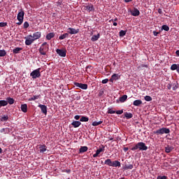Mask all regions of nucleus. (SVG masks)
<instances>
[{
  "mask_svg": "<svg viewBox=\"0 0 179 179\" xmlns=\"http://www.w3.org/2000/svg\"><path fill=\"white\" fill-rule=\"evenodd\" d=\"M22 50H23L22 48H15L13 50V54H19Z\"/></svg>",
  "mask_w": 179,
  "mask_h": 179,
  "instance_id": "nucleus-29",
  "label": "nucleus"
},
{
  "mask_svg": "<svg viewBox=\"0 0 179 179\" xmlns=\"http://www.w3.org/2000/svg\"><path fill=\"white\" fill-rule=\"evenodd\" d=\"M158 13H159V15H162V13H163V10H162V8L158 9Z\"/></svg>",
  "mask_w": 179,
  "mask_h": 179,
  "instance_id": "nucleus-52",
  "label": "nucleus"
},
{
  "mask_svg": "<svg viewBox=\"0 0 179 179\" xmlns=\"http://www.w3.org/2000/svg\"><path fill=\"white\" fill-rule=\"evenodd\" d=\"M123 150H124V152H128V150H129V148H124Z\"/></svg>",
  "mask_w": 179,
  "mask_h": 179,
  "instance_id": "nucleus-55",
  "label": "nucleus"
},
{
  "mask_svg": "<svg viewBox=\"0 0 179 179\" xmlns=\"http://www.w3.org/2000/svg\"><path fill=\"white\" fill-rule=\"evenodd\" d=\"M1 134H10L12 132V129L9 128H3L0 130Z\"/></svg>",
  "mask_w": 179,
  "mask_h": 179,
  "instance_id": "nucleus-16",
  "label": "nucleus"
},
{
  "mask_svg": "<svg viewBox=\"0 0 179 179\" xmlns=\"http://www.w3.org/2000/svg\"><path fill=\"white\" fill-rule=\"evenodd\" d=\"M71 125H73V128H79L82 125V123L80 121H73Z\"/></svg>",
  "mask_w": 179,
  "mask_h": 179,
  "instance_id": "nucleus-17",
  "label": "nucleus"
},
{
  "mask_svg": "<svg viewBox=\"0 0 179 179\" xmlns=\"http://www.w3.org/2000/svg\"><path fill=\"white\" fill-rule=\"evenodd\" d=\"M133 104H134V106H135L136 107H139V106H141V104H142V100H141V99L135 100V101L133 102Z\"/></svg>",
  "mask_w": 179,
  "mask_h": 179,
  "instance_id": "nucleus-23",
  "label": "nucleus"
},
{
  "mask_svg": "<svg viewBox=\"0 0 179 179\" xmlns=\"http://www.w3.org/2000/svg\"><path fill=\"white\" fill-rule=\"evenodd\" d=\"M124 117L127 118V120H129L134 117V115L131 113L126 112L124 113Z\"/></svg>",
  "mask_w": 179,
  "mask_h": 179,
  "instance_id": "nucleus-25",
  "label": "nucleus"
},
{
  "mask_svg": "<svg viewBox=\"0 0 179 179\" xmlns=\"http://www.w3.org/2000/svg\"><path fill=\"white\" fill-rule=\"evenodd\" d=\"M85 10H87V12H92V10H94V7L93 6V4L90 3L89 5L84 6Z\"/></svg>",
  "mask_w": 179,
  "mask_h": 179,
  "instance_id": "nucleus-14",
  "label": "nucleus"
},
{
  "mask_svg": "<svg viewBox=\"0 0 179 179\" xmlns=\"http://www.w3.org/2000/svg\"><path fill=\"white\" fill-rule=\"evenodd\" d=\"M130 13L132 16H139V15H141V12L136 8H134V10H130Z\"/></svg>",
  "mask_w": 179,
  "mask_h": 179,
  "instance_id": "nucleus-12",
  "label": "nucleus"
},
{
  "mask_svg": "<svg viewBox=\"0 0 179 179\" xmlns=\"http://www.w3.org/2000/svg\"><path fill=\"white\" fill-rule=\"evenodd\" d=\"M162 30H164L165 31H169L170 30V27L168 25H163L162 27Z\"/></svg>",
  "mask_w": 179,
  "mask_h": 179,
  "instance_id": "nucleus-40",
  "label": "nucleus"
},
{
  "mask_svg": "<svg viewBox=\"0 0 179 179\" xmlns=\"http://www.w3.org/2000/svg\"><path fill=\"white\" fill-rule=\"evenodd\" d=\"M102 83H103V85H106V83H108V79L106 78V79L103 80Z\"/></svg>",
  "mask_w": 179,
  "mask_h": 179,
  "instance_id": "nucleus-48",
  "label": "nucleus"
},
{
  "mask_svg": "<svg viewBox=\"0 0 179 179\" xmlns=\"http://www.w3.org/2000/svg\"><path fill=\"white\" fill-rule=\"evenodd\" d=\"M8 120H9V117L8 115H3V117H1V122L8 121Z\"/></svg>",
  "mask_w": 179,
  "mask_h": 179,
  "instance_id": "nucleus-37",
  "label": "nucleus"
},
{
  "mask_svg": "<svg viewBox=\"0 0 179 179\" xmlns=\"http://www.w3.org/2000/svg\"><path fill=\"white\" fill-rule=\"evenodd\" d=\"M166 178H167V176H159L157 177V179H166Z\"/></svg>",
  "mask_w": 179,
  "mask_h": 179,
  "instance_id": "nucleus-49",
  "label": "nucleus"
},
{
  "mask_svg": "<svg viewBox=\"0 0 179 179\" xmlns=\"http://www.w3.org/2000/svg\"><path fill=\"white\" fill-rule=\"evenodd\" d=\"M101 124H103V121L93 122H92V126L93 127H97L98 125H100Z\"/></svg>",
  "mask_w": 179,
  "mask_h": 179,
  "instance_id": "nucleus-36",
  "label": "nucleus"
},
{
  "mask_svg": "<svg viewBox=\"0 0 179 179\" xmlns=\"http://www.w3.org/2000/svg\"><path fill=\"white\" fill-rule=\"evenodd\" d=\"M88 149L87 146H81L79 149V153H85V152H87Z\"/></svg>",
  "mask_w": 179,
  "mask_h": 179,
  "instance_id": "nucleus-19",
  "label": "nucleus"
},
{
  "mask_svg": "<svg viewBox=\"0 0 179 179\" xmlns=\"http://www.w3.org/2000/svg\"><path fill=\"white\" fill-rule=\"evenodd\" d=\"M87 68H92V66H87Z\"/></svg>",
  "mask_w": 179,
  "mask_h": 179,
  "instance_id": "nucleus-62",
  "label": "nucleus"
},
{
  "mask_svg": "<svg viewBox=\"0 0 179 179\" xmlns=\"http://www.w3.org/2000/svg\"><path fill=\"white\" fill-rule=\"evenodd\" d=\"M34 39L32 36V35H28L27 37H25V45H31L33 43H34Z\"/></svg>",
  "mask_w": 179,
  "mask_h": 179,
  "instance_id": "nucleus-5",
  "label": "nucleus"
},
{
  "mask_svg": "<svg viewBox=\"0 0 179 179\" xmlns=\"http://www.w3.org/2000/svg\"><path fill=\"white\" fill-rule=\"evenodd\" d=\"M41 97V95H34L32 97L29 99V101H34V100H38V99H40Z\"/></svg>",
  "mask_w": 179,
  "mask_h": 179,
  "instance_id": "nucleus-21",
  "label": "nucleus"
},
{
  "mask_svg": "<svg viewBox=\"0 0 179 179\" xmlns=\"http://www.w3.org/2000/svg\"><path fill=\"white\" fill-rule=\"evenodd\" d=\"M143 66H145V68H148V66H147V65H144Z\"/></svg>",
  "mask_w": 179,
  "mask_h": 179,
  "instance_id": "nucleus-63",
  "label": "nucleus"
},
{
  "mask_svg": "<svg viewBox=\"0 0 179 179\" xmlns=\"http://www.w3.org/2000/svg\"><path fill=\"white\" fill-rule=\"evenodd\" d=\"M124 169L125 170H132V169H134V165L132 164L125 165Z\"/></svg>",
  "mask_w": 179,
  "mask_h": 179,
  "instance_id": "nucleus-35",
  "label": "nucleus"
},
{
  "mask_svg": "<svg viewBox=\"0 0 179 179\" xmlns=\"http://www.w3.org/2000/svg\"><path fill=\"white\" fill-rule=\"evenodd\" d=\"M8 104V101L6 100H0V108L1 107H5Z\"/></svg>",
  "mask_w": 179,
  "mask_h": 179,
  "instance_id": "nucleus-30",
  "label": "nucleus"
},
{
  "mask_svg": "<svg viewBox=\"0 0 179 179\" xmlns=\"http://www.w3.org/2000/svg\"><path fill=\"white\" fill-rule=\"evenodd\" d=\"M127 99H128V96L127 94L123 95L122 96L120 97L119 100L120 103H124Z\"/></svg>",
  "mask_w": 179,
  "mask_h": 179,
  "instance_id": "nucleus-27",
  "label": "nucleus"
},
{
  "mask_svg": "<svg viewBox=\"0 0 179 179\" xmlns=\"http://www.w3.org/2000/svg\"><path fill=\"white\" fill-rule=\"evenodd\" d=\"M80 121L81 122H87L89 121V117H85V116H83L80 119Z\"/></svg>",
  "mask_w": 179,
  "mask_h": 179,
  "instance_id": "nucleus-32",
  "label": "nucleus"
},
{
  "mask_svg": "<svg viewBox=\"0 0 179 179\" xmlns=\"http://www.w3.org/2000/svg\"><path fill=\"white\" fill-rule=\"evenodd\" d=\"M17 20H22L23 19H24V11L23 10V9H20L17 16Z\"/></svg>",
  "mask_w": 179,
  "mask_h": 179,
  "instance_id": "nucleus-9",
  "label": "nucleus"
},
{
  "mask_svg": "<svg viewBox=\"0 0 179 179\" xmlns=\"http://www.w3.org/2000/svg\"><path fill=\"white\" fill-rule=\"evenodd\" d=\"M8 22H0V27H6Z\"/></svg>",
  "mask_w": 179,
  "mask_h": 179,
  "instance_id": "nucleus-43",
  "label": "nucleus"
},
{
  "mask_svg": "<svg viewBox=\"0 0 179 179\" xmlns=\"http://www.w3.org/2000/svg\"><path fill=\"white\" fill-rule=\"evenodd\" d=\"M121 76L117 73H114L112 75L111 78H110L109 81L111 82V83H114V80H118Z\"/></svg>",
  "mask_w": 179,
  "mask_h": 179,
  "instance_id": "nucleus-10",
  "label": "nucleus"
},
{
  "mask_svg": "<svg viewBox=\"0 0 179 179\" xmlns=\"http://www.w3.org/2000/svg\"><path fill=\"white\" fill-rule=\"evenodd\" d=\"M100 38V34H97V35L92 36L91 40L92 41H97Z\"/></svg>",
  "mask_w": 179,
  "mask_h": 179,
  "instance_id": "nucleus-28",
  "label": "nucleus"
},
{
  "mask_svg": "<svg viewBox=\"0 0 179 179\" xmlns=\"http://www.w3.org/2000/svg\"><path fill=\"white\" fill-rule=\"evenodd\" d=\"M39 108H41V113L44 114L45 115H47V106L43 105V104H39L38 106Z\"/></svg>",
  "mask_w": 179,
  "mask_h": 179,
  "instance_id": "nucleus-11",
  "label": "nucleus"
},
{
  "mask_svg": "<svg viewBox=\"0 0 179 179\" xmlns=\"http://www.w3.org/2000/svg\"><path fill=\"white\" fill-rule=\"evenodd\" d=\"M7 103H8V104H13V103H15V99H13V98H10V97H8L7 98Z\"/></svg>",
  "mask_w": 179,
  "mask_h": 179,
  "instance_id": "nucleus-33",
  "label": "nucleus"
},
{
  "mask_svg": "<svg viewBox=\"0 0 179 179\" xmlns=\"http://www.w3.org/2000/svg\"><path fill=\"white\" fill-rule=\"evenodd\" d=\"M131 150H141L145 151L148 150V146H146V144L143 142H139L136 143L133 148H131Z\"/></svg>",
  "mask_w": 179,
  "mask_h": 179,
  "instance_id": "nucleus-1",
  "label": "nucleus"
},
{
  "mask_svg": "<svg viewBox=\"0 0 179 179\" xmlns=\"http://www.w3.org/2000/svg\"><path fill=\"white\" fill-rule=\"evenodd\" d=\"M124 113V110H117L115 111V113L118 114V115H121Z\"/></svg>",
  "mask_w": 179,
  "mask_h": 179,
  "instance_id": "nucleus-46",
  "label": "nucleus"
},
{
  "mask_svg": "<svg viewBox=\"0 0 179 179\" xmlns=\"http://www.w3.org/2000/svg\"><path fill=\"white\" fill-rule=\"evenodd\" d=\"M117 22H113V26H117Z\"/></svg>",
  "mask_w": 179,
  "mask_h": 179,
  "instance_id": "nucleus-60",
  "label": "nucleus"
},
{
  "mask_svg": "<svg viewBox=\"0 0 179 179\" xmlns=\"http://www.w3.org/2000/svg\"><path fill=\"white\" fill-rule=\"evenodd\" d=\"M6 55V50H0V57H5Z\"/></svg>",
  "mask_w": 179,
  "mask_h": 179,
  "instance_id": "nucleus-39",
  "label": "nucleus"
},
{
  "mask_svg": "<svg viewBox=\"0 0 179 179\" xmlns=\"http://www.w3.org/2000/svg\"><path fill=\"white\" fill-rule=\"evenodd\" d=\"M118 20V18H115V20H112V22H117Z\"/></svg>",
  "mask_w": 179,
  "mask_h": 179,
  "instance_id": "nucleus-59",
  "label": "nucleus"
},
{
  "mask_svg": "<svg viewBox=\"0 0 179 179\" xmlns=\"http://www.w3.org/2000/svg\"><path fill=\"white\" fill-rule=\"evenodd\" d=\"M21 111H22V113H27V104L24 103L21 105Z\"/></svg>",
  "mask_w": 179,
  "mask_h": 179,
  "instance_id": "nucleus-24",
  "label": "nucleus"
},
{
  "mask_svg": "<svg viewBox=\"0 0 179 179\" xmlns=\"http://www.w3.org/2000/svg\"><path fill=\"white\" fill-rule=\"evenodd\" d=\"M111 167H121V162L120 161H113L112 162Z\"/></svg>",
  "mask_w": 179,
  "mask_h": 179,
  "instance_id": "nucleus-18",
  "label": "nucleus"
},
{
  "mask_svg": "<svg viewBox=\"0 0 179 179\" xmlns=\"http://www.w3.org/2000/svg\"><path fill=\"white\" fill-rule=\"evenodd\" d=\"M38 148L40 153H44L45 152H47V145H39Z\"/></svg>",
  "mask_w": 179,
  "mask_h": 179,
  "instance_id": "nucleus-15",
  "label": "nucleus"
},
{
  "mask_svg": "<svg viewBox=\"0 0 179 179\" xmlns=\"http://www.w3.org/2000/svg\"><path fill=\"white\" fill-rule=\"evenodd\" d=\"M57 5V6H61V5H62V0H58Z\"/></svg>",
  "mask_w": 179,
  "mask_h": 179,
  "instance_id": "nucleus-47",
  "label": "nucleus"
},
{
  "mask_svg": "<svg viewBox=\"0 0 179 179\" xmlns=\"http://www.w3.org/2000/svg\"><path fill=\"white\" fill-rule=\"evenodd\" d=\"M159 34H160V32H157V31H153V34H154V36H157V35Z\"/></svg>",
  "mask_w": 179,
  "mask_h": 179,
  "instance_id": "nucleus-51",
  "label": "nucleus"
},
{
  "mask_svg": "<svg viewBox=\"0 0 179 179\" xmlns=\"http://www.w3.org/2000/svg\"><path fill=\"white\" fill-rule=\"evenodd\" d=\"M99 155V153H101V152H104V147H103V148H99L98 150H96V151Z\"/></svg>",
  "mask_w": 179,
  "mask_h": 179,
  "instance_id": "nucleus-44",
  "label": "nucleus"
},
{
  "mask_svg": "<svg viewBox=\"0 0 179 179\" xmlns=\"http://www.w3.org/2000/svg\"><path fill=\"white\" fill-rule=\"evenodd\" d=\"M56 52L59 57H66V49H57Z\"/></svg>",
  "mask_w": 179,
  "mask_h": 179,
  "instance_id": "nucleus-6",
  "label": "nucleus"
},
{
  "mask_svg": "<svg viewBox=\"0 0 179 179\" xmlns=\"http://www.w3.org/2000/svg\"><path fill=\"white\" fill-rule=\"evenodd\" d=\"M176 54L177 57H179V50H176Z\"/></svg>",
  "mask_w": 179,
  "mask_h": 179,
  "instance_id": "nucleus-58",
  "label": "nucleus"
},
{
  "mask_svg": "<svg viewBox=\"0 0 179 179\" xmlns=\"http://www.w3.org/2000/svg\"><path fill=\"white\" fill-rule=\"evenodd\" d=\"M23 26H24V29H27V27H29V22H25Z\"/></svg>",
  "mask_w": 179,
  "mask_h": 179,
  "instance_id": "nucleus-45",
  "label": "nucleus"
},
{
  "mask_svg": "<svg viewBox=\"0 0 179 179\" xmlns=\"http://www.w3.org/2000/svg\"><path fill=\"white\" fill-rule=\"evenodd\" d=\"M54 37H55V33L54 32H50L46 35V38L48 40H51V38H54Z\"/></svg>",
  "mask_w": 179,
  "mask_h": 179,
  "instance_id": "nucleus-20",
  "label": "nucleus"
},
{
  "mask_svg": "<svg viewBox=\"0 0 179 179\" xmlns=\"http://www.w3.org/2000/svg\"><path fill=\"white\" fill-rule=\"evenodd\" d=\"M19 22H17L16 24H17L18 26H20L22 24V23H23V20H18Z\"/></svg>",
  "mask_w": 179,
  "mask_h": 179,
  "instance_id": "nucleus-50",
  "label": "nucleus"
},
{
  "mask_svg": "<svg viewBox=\"0 0 179 179\" xmlns=\"http://www.w3.org/2000/svg\"><path fill=\"white\" fill-rule=\"evenodd\" d=\"M48 50H50L48 44H47V42H44L39 48V52L41 55H47Z\"/></svg>",
  "mask_w": 179,
  "mask_h": 179,
  "instance_id": "nucleus-2",
  "label": "nucleus"
},
{
  "mask_svg": "<svg viewBox=\"0 0 179 179\" xmlns=\"http://www.w3.org/2000/svg\"><path fill=\"white\" fill-rule=\"evenodd\" d=\"M113 139H114L113 138H110V141H113Z\"/></svg>",
  "mask_w": 179,
  "mask_h": 179,
  "instance_id": "nucleus-64",
  "label": "nucleus"
},
{
  "mask_svg": "<svg viewBox=\"0 0 179 179\" xmlns=\"http://www.w3.org/2000/svg\"><path fill=\"white\" fill-rule=\"evenodd\" d=\"M41 37V31H36L33 34L32 38L36 41V40H38Z\"/></svg>",
  "mask_w": 179,
  "mask_h": 179,
  "instance_id": "nucleus-13",
  "label": "nucleus"
},
{
  "mask_svg": "<svg viewBox=\"0 0 179 179\" xmlns=\"http://www.w3.org/2000/svg\"><path fill=\"white\" fill-rule=\"evenodd\" d=\"M104 164H106V166H109L110 167H111L113 164V161H111L110 159H107L105 160Z\"/></svg>",
  "mask_w": 179,
  "mask_h": 179,
  "instance_id": "nucleus-26",
  "label": "nucleus"
},
{
  "mask_svg": "<svg viewBox=\"0 0 179 179\" xmlns=\"http://www.w3.org/2000/svg\"><path fill=\"white\" fill-rule=\"evenodd\" d=\"M68 36H69V34H68V33L63 34L62 35H61L59 37V39H60V40H65V38H66V37H68Z\"/></svg>",
  "mask_w": 179,
  "mask_h": 179,
  "instance_id": "nucleus-31",
  "label": "nucleus"
},
{
  "mask_svg": "<svg viewBox=\"0 0 179 179\" xmlns=\"http://www.w3.org/2000/svg\"><path fill=\"white\" fill-rule=\"evenodd\" d=\"M132 0H124L126 3H128V2H131Z\"/></svg>",
  "mask_w": 179,
  "mask_h": 179,
  "instance_id": "nucleus-57",
  "label": "nucleus"
},
{
  "mask_svg": "<svg viewBox=\"0 0 179 179\" xmlns=\"http://www.w3.org/2000/svg\"><path fill=\"white\" fill-rule=\"evenodd\" d=\"M178 66H179V64H173L171 66V71H176V69L178 68Z\"/></svg>",
  "mask_w": 179,
  "mask_h": 179,
  "instance_id": "nucleus-34",
  "label": "nucleus"
},
{
  "mask_svg": "<svg viewBox=\"0 0 179 179\" xmlns=\"http://www.w3.org/2000/svg\"><path fill=\"white\" fill-rule=\"evenodd\" d=\"M108 114H115V110H113L112 108L108 109Z\"/></svg>",
  "mask_w": 179,
  "mask_h": 179,
  "instance_id": "nucleus-42",
  "label": "nucleus"
},
{
  "mask_svg": "<svg viewBox=\"0 0 179 179\" xmlns=\"http://www.w3.org/2000/svg\"><path fill=\"white\" fill-rule=\"evenodd\" d=\"M125 34H127V31L121 30L119 32L120 37H124V36H125Z\"/></svg>",
  "mask_w": 179,
  "mask_h": 179,
  "instance_id": "nucleus-38",
  "label": "nucleus"
},
{
  "mask_svg": "<svg viewBox=\"0 0 179 179\" xmlns=\"http://www.w3.org/2000/svg\"><path fill=\"white\" fill-rule=\"evenodd\" d=\"M67 33L68 34H78L79 33V29H75V28H68L67 29Z\"/></svg>",
  "mask_w": 179,
  "mask_h": 179,
  "instance_id": "nucleus-8",
  "label": "nucleus"
},
{
  "mask_svg": "<svg viewBox=\"0 0 179 179\" xmlns=\"http://www.w3.org/2000/svg\"><path fill=\"white\" fill-rule=\"evenodd\" d=\"M144 99L145 101H152V96H145Z\"/></svg>",
  "mask_w": 179,
  "mask_h": 179,
  "instance_id": "nucleus-41",
  "label": "nucleus"
},
{
  "mask_svg": "<svg viewBox=\"0 0 179 179\" xmlns=\"http://www.w3.org/2000/svg\"><path fill=\"white\" fill-rule=\"evenodd\" d=\"M74 85L76 87H79L80 89H82L83 90H87V84H83L80 83H74Z\"/></svg>",
  "mask_w": 179,
  "mask_h": 179,
  "instance_id": "nucleus-7",
  "label": "nucleus"
},
{
  "mask_svg": "<svg viewBox=\"0 0 179 179\" xmlns=\"http://www.w3.org/2000/svg\"><path fill=\"white\" fill-rule=\"evenodd\" d=\"M74 118H75V120H79V118H80V115H76L75 117H74Z\"/></svg>",
  "mask_w": 179,
  "mask_h": 179,
  "instance_id": "nucleus-54",
  "label": "nucleus"
},
{
  "mask_svg": "<svg viewBox=\"0 0 179 179\" xmlns=\"http://www.w3.org/2000/svg\"><path fill=\"white\" fill-rule=\"evenodd\" d=\"M169 133H170V129L167 127H162L154 131V134H155V135H163L164 134H169Z\"/></svg>",
  "mask_w": 179,
  "mask_h": 179,
  "instance_id": "nucleus-3",
  "label": "nucleus"
},
{
  "mask_svg": "<svg viewBox=\"0 0 179 179\" xmlns=\"http://www.w3.org/2000/svg\"><path fill=\"white\" fill-rule=\"evenodd\" d=\"M3 150L2 148H0V153H2Z\"/></svg>",
  "mask_w": 179,
  "mask_h": 179,
  "instance_id": "nucleus-61",
  "label": "nucleus"
},
{
  "mask_svg": "<svg viewBox=\"0 0 179 179\" xmlns=\"http://www.w3.org/2000/svg\"><path fill=\"white\" fill-rule=\"evenodd\" d=\"M40 71H41V68H38L36 70H34L30 73V76H31L32 79H37V78H40V76H41V73H40Z\"/></svg>",
  "mask_w": 179,
  "mask_h": 179,
  "instance_id": "nucleus-4",
  "label": "nucleus"
},
{
  "mask_svg": "<svg viewBox=\"0 0 179 179\" xmlns=\"http://www.w3.org/2000/svg\"><path fill=\"white\" fill-rule=\"evenodd\" d=\"M97 156H99V154L96 152V153L93 155V157H97Z\"/></svg>",
  "mask_w": 179,
  "mask_h": 179,
  "instance_id": "nucleus-56",
  "label": "nucleus"
},
{
  "mask_svg": "<svg viewBox=\"0 0 179 179\" xmlns=\"http://www.w3.org/2000/svg\"><path fill=\"white\" fill-rule=\"evenodd\" d=\"M173 90H177V89H178V87L177 86V85H176L175 86L173 87Z\"/></svg>",
  "mask_w": 179,
  "mask_h": 179,
  "instance_id": "nucleus-53",
  "label": "nucleus"
},
{
  "mask_svg": "<svg viewBox=\"0 0 179 179\" xmlns=\"http://www.w3.org/2000/svg\"><path fill=\"white\" fill-rule=\"evenodd\" d=\"M173 149L174 148L173 146L167 145L166 147H165V152L166 153H170Z\"/></svg>",
  "mask_w": 179,
  "mask_h": 179,
  "instance_id": "nucleus-22",
  "label": "nucleus"
}]
</instances>
